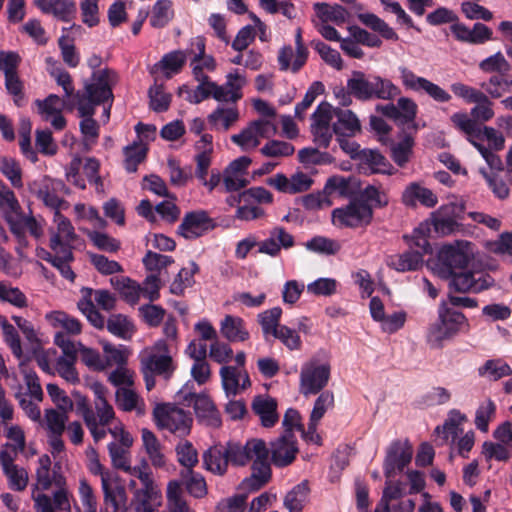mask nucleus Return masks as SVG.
Returning a JSON list of instances; mask_svg holds the SVG:
<instances>
[{"label":"nucleus","instance_id":"9d476101","mask_svg":"<svg viewBox=\"0 0 512 512\" xmlns=\"http://www.w3.org/2000/svg\"><path fill=\"white\" fill-rule=\"evenodd\" d=\"M330 378V365L308 363L300 373V389L304 395L317 394L328 383Z\"/></svg>","mask_w":512,"mask_h":512},{"label":"nucleus","instance_id":"e433bc0d","mask_svg":"<svg viewBox=\"0 0 512 512\" xmlns=\"http://www.w3.org/2000/svg\"><path fill=\"white\" fill-rule=\"evenodd\" d=\"M414 144V138L405 134L401 141L391 146V158L397 166L403 168L410 161Z\"/></svg>","mask_w":512,"mask_h":512},{"label":"nucleus","instance_id":"f3484780","mask_svg":"<svg viewBox=\"0 0 512 512\" xmlns=\"http://www.w3.org/2000/svg\"><path fill=\"white\" fill-rule=\"evenodd\" d=\"M334 117L332 129L336 137H353L361 130L360 121L351 110L334 108Z\"/></svg>","mask_w":512,"mask_h":512},{"label":"nucleus","instance_id":"4468645a","mask_svg":"<svg viewBox=\"0 0 512 512\" xmlns=\"http://www.w3.org/2000/svg\"><path fill=\"white\" fill-rule=\"evenodd\" d=\"M295 245V239L292 234L282 226H276L269 232V237L258 243V252L277 257L281 253V249H290Z\"/></svg>","mask_w":512,"mask_h":512},{"label":"nucleus","instance_id":"6ab92c4d","mask_svg":"<svg viewBox=\"0 0 512 512\" xmlns=\"http://www.w3.org/2000/svg\"><path fill=\"white\" fill-rule=\"evenodd\" d=\"M347 88L353 94V97L359 101L373 100V75L354 71L347 80Z\"/></svg>","mask_w":512,"mask_h":512},{"label":"nucleus","instance_id":"c03bdc74","mask_svg":"<svg viewBox=\"0 0 512 512\" xmlns=\"http://www.w3.org/2000/svg\"><path fill=\"white\" fill-rule=\"evenodd\" d=\"M357 202L383 208L388 205L386 194L374 185H367L358 195L353 197Z\"/></svg>","mask_w":512,"mask_h":512},{"label":"nucleus","instance_id":"0e129e2a","mask_svg":"<svg viewBox=\"0 0 512 512\" xmlns=\"http://www.w3.org/2000/svg\"><path fill=\"white\" fill-rule=\"evenodd\" d=\"M90 262L95 269L102 275H113L115 273L123 272V267L120 263L114 260H109L102 254H89Z\"/></svg>","mask_w":512,"mask_h":512},{"label":"nucleus","instance_id":"3c124183","mask_svg":"<svg viewBox=\"0 0 512 512\" xmlns=\"http://www.w3.org/2000/svg\"><path fill=\"white\" fill-rule=\"evenodd\" d=\"M0 171L11 182L13 187L20 188L23 186L22 170L15 159L0 156Z\"/></svg>","mask_w":512,"mask_h":512},{"label":"nucleus","instance_id":"09e8293b","mask_svg":"<svg viewBox=\"0 0 512 512\" xmlns=\"http://www.w3.org/2000/svg\"><path fill=\"white\" fill-rule=\"evenodd\" d=\"M510 78L511 77L502 74L492 75L487 82L481 84V87L490 97L498 99L505 93L511 91L509 83Z\"/></svg>","mask_w":512,"mask_h":512},{"label":"nucleus","instance_id":"de8ad7c7","mask_svg":"<svg viewBox=\"0 0 512 512\" xmlns=\"http://www.w3.org/2000/svg\"><path fill=\"white\" fill-rule=\"evenodd\" d=\"M156 425L160 429H167L171 433L183 437L190 433L192 418H156Z\"/></svg>","mask_w":512,"mask_h":512},{"label":"nucleus","instance_id":"f704fd0d","mask_svg":"<svg viewBox=\"0 0 512 512\" xmlns=\"http://www.w3.org/2000/svg\"><path fill=\"white\" fill-rule=\"evenodd\" d=\"M174 11L172 9L171 0H158L155 2L151 16L150 25L153 28H164L173 19Z\"/></svg>","mask_w":512,"mask_h":512},{"label":"nucleus","instance_id":"338daca9","mask_svg":"<svg viewBox=\"0 0 512 512\" xmlns=\"http://www.w3.org/2000/svg\"><path fill=\"white\" fill-rule=\"evenodd\" d=\"M139 313L148 326L158 327L162 323L166 311L159 305L144 304L139 307Z\"/></svg>","mask_w":512,"mask_h":512},{"label":"nucleus","instance_id":"1a4fd4ad","mask_svg":"<svg viewBox=\"0 0 512 512\" xmlns=\"http://www.w3.org/2000/svg\"><path fill=\"white\" fill-rule=\"evenodd\" d=\"M216 224L204 210L191 211L185 214L177 228V234L185 239H196L215 228Z\"/></svg>","mask_w":512,"mask_h":512},{"label":"nucleus","instance_id":"69168bd1","mask_svg":"<svg viewBox=\"0 0 512 512\" xmlns=\"http://www.w3.org/2000/svg\"><path fill=\"white\" fill-rule=\"evenodd\" d=\"M273 337L278 339L290 351L301 350L302 348L300 335L295 329L287 325H282Z\"/></svg>","mask_w":512,"mask_h":512},{"label":"nucleus","instance_id":"052dcab7","mask_svg":"<svg viewBox=\"0 0 512 512\" xmlns=\"http://www.w3.org/2000/svg\"><path fill=\"white\" fill-rule=\"evenodd\" d=\"M246 449L248 453V463L253 464L269 462V448L262 439L252 438L246 442Z\"/></svg>","mask_w":512,"mask_h":512},{"label":"nucleus","instance_id":"393cba45","mask_svg":"<svg viewBox=\"0 0 512 512\" xmlns=\"http://www.w3.org/2000/svg\"><path fill=\"white\" fill-rule=\"evenodd\" d=\"M181 486L184 485L187 493L197 499L204 498L208 487L204 476L194 470H181Z\"/></svg>","mask_w":512,"mask_h":512},{"label":"nucleus","instance_id":"a19ab883","mask_svg":"<svg viewBox=\"0 0 512 512\" xmlns=\"http://www.w3.org/2000/svg\"><path fill=\"white\" fill-rule=\"evenodd\" d=\"M480 376H486L490 380L497 381L503 377L512 375V368L502 359L487 360L478 369Z\"/></svg>","mask_w":512,"mask_h":512},{"label":"nucleus","instance_id":"aec40b11","mask_svg":"<svg viewBox=\"0 0 512 512\" xmlns=\"http://www.w3.org/2000/svg\"><path fill=\"white\" fill-rule=\"evenodd\" d=\"M202 459L207 471L219 476H223L227 472L229 460L225 446L210 447L203 453Z\"/></svg>","mask_w":512,"mask_h":512},{"label":"nucleus","instance_id":"6e6552de","mask_svg":"<svg viewBox=\"0 0 512 512\" xmlns=\"http://www.w3.org/2000/svg\"><path fill=\"white\" fill-rule=\"evenodd\" d=\"M399 72L402 84L406 89L415 92L424 91L434 101L439 103H445L451 100V95L446 90L424 77L417 76L407 67H399Z\"/></svg>","mask_w":512,"mask_h":512},{"label":"nucleus","instance_id":"473e14b6","mask_svg":"<svg viewBox=\"0 0 512 512\" xmlns=\"http://www.w3.org/2000/svg\"><path fill=\"white\" fill-rule=\"evenodd\" d=\"M404 495V485L399 481H393L391 478L385 482L382 497L374 512H390L392 501L400 500Z\"/></svg>","mask_w":512,"mask_h":512},{"label":"nucleus","instance_id":"5fc2aeb1","mask_svg":"<svg viewBox=\"0 0 512 512\" xmlns=\"http://www.w3.org/2000/svg\"><path fill=\"white\" fill-rule=\"evenodd\" d=\"M277 400L268 394L254 396L251 407L256 416H278Z\"/></svg>","mask_w":512,"mask_h":512},{"label":"nucleus","instance_id":"2eb2a0df","mask_svg":"<svg viewBox=\"0 0 512 512\" xmlns=\"http://www.w3.org/2000/svg\"><path fill=\"white\" fill-rule=\"evenodd\" d=\"M104 501L111 504L114 512L127 510V494L124 486L118 482V478L111 474H103L101 480Z\"/></svg>","mask_w":512,"mask_h":512},{"label":"nucleus","instance_id":"72a5a7b5","mask_svg":"<svg viewBox=\"0 0 512 512\" xmlns=\"http://www.w3.org/2000/svg\"><path fill=\"white\" fill-rule=\"evenodd\" d=\"M51 464V459L47 454L41 455L40 458L38 459L35 489L45 491L50 489L53 481H55L57 484L60 483V481L56 479L55 473H51Z\"/></svg>","mask_w":512,"mask_h":512},{"label":"nucleus","instance_id":"bf43d9fd","mask_svg":"<svg viewBox=\"0 0 512 512\" xmlns=\"http://www.w3.org/2000/svg\"><path fill=\"white\" fill-rule=\"evenodd\" d=\"M298 159L303 164L326 165L334 161L328 152H321L318 148L305 147L298 151Z\"/></svg>","mask_w":512,"mask_h":512},{"label":"nucleus","instance_id":"2f4dec72","mask_svg":"<svg viewBox=\"0 0 512 512\" xmlns=\"http://www.w3.org/2000/svg\"><path fill=\"white\" fill-rule=\"evenodd\" d=\"M166 497L169 512H192L184 497L180 481L171 480L168 482Z\"/></svg>","mask_w":512,"mask_h":512},{"label":"nucleus","instance_id":"13d9d810","mask_svg":"<svg viewBox=\"0 0 512 512\" xmlns=\"http://www.w3.org/2000/svg\"><path fill=\"white\" fill-rule=\"evenodd\" d=\"M177 459L183 470H194L198 464V453L193 445L188 441H182L176 446Z\"/></svg>","mask_w":512,"mask_h":512},{"label":"nucleus","instance_id":"f8f14e48","mask_svg":"<svg viewBox=\"0 0 512 512\" xmlns=\"http://www.w3.org/2000/svg\"><path fill=\"white\" fill-rule=\"evenodd\" d=\"M54 221L57 223L56 231H51L49 240L50 249L74 250V243L78 240V235L71 221L61 212L54 213Z\"/></svg>","mask_w":512,"mask_h":512},{"label":"nucleus","instance_id":"5701e85b","mask_svg":"<svg viewBox=\"0 0 512 512\" xmlns=\"http://www.w3.org/2000/svg\"><path fill=\"white\" fill-rule=\"evenodd\" d=\"M221 334L230 342H244L249 339V332L245 328L242 318L226 315L221 321Z\"/></svg>","mask_w":512,"mask_h":512},{"label":"nucleus","instance_id":"a18cd8bd","mask_svg":"<svg viewBox=\"0 0 512 512\" xmlns=\"http://www.w3.org/2000/svg\"><path fill=\"white\" fill-rule=\"evenodd\" d=\"M451 122L453 125L463 133H465L468 138H477L481 139V129L476 120L471 119L467 113L465 112H457L454 113L451 118Z\"/></svg>","mask_w":512,"mask_h":512},{"label":"nucleus","instance_id":"7ed1b4c3","mask_svg":"<svg viewBox=\"0 0 512 512\" xmlns=\"http://www.w3.org/2000/svg\"><path fill=\"white\" fill-rule=\"evenodd\" d=\"M467 322L462 312L449 307L447 302L442 301L438 308V321L431 325L428 333V341L434 347H440L444 340L454 337L461 325Z\"/></svg>","mask_w":512,"mask_h":512},{"label":"nucleus","instance_id":"a878e982","mask_svg":"<svg viewBox=\"0 0 512 512\" xmlns=\"http://www.w3.org/2000/svg\"><path fill=\"white\" fill-rule=\"evenodd\" d=\"M422 263V253L413 250L389 256L387 259V265L398 272L416 271Z\"/></svg>","mask_w":512,"mask_h":512},{"label":"nucleus","instance_id":"864d4df0","mask_svg":"<svg viewBox=\"0 0 512 512\" xmlns=\"http://www.w3.org/2000/svg\"><path fill=\"white\" fill-rule=\"evenodd\" d=\"M67 99L61 100L56 94L48 95L44 100L36 99L34 104L37 106L38 113L44 120H48L50 116L60 113L62 107H65L64 102Z\"/></svg>","mask_w":512,"mask_h":512},{"label":"nucleus","instance_id":"4be33fe9","mask_svg":"<svg viewBox=\"0 0 512 512\" xmlns=\"http://www.w3.org/2000/svg\"><path fill=\"white\" fill-rule=\"evenodd\" d=\"M358 156L361 163L367 165L372 174L392 175L396 171L387 158L377 150L363 149Z\"/></svg>","mask_w":512,"mask_h":512},{"label":"nucleus","instance_id":"bb28decb","mask_svg":"<svg viewBox=\"0 0 512 512\" xmlns=\"http://www.w3.org/2000/svg\"><path fill=\"white\" fill-rule=\"evenodd\" d=\"M142 442L146 454L155 468H162L166 465V457L162 452V446L156 436L148 429L141 431Z\"/></svg>","mask_w":512,"mask_h":512},{"label":"nucleus","instance_id":"4c0bfd02","mask_svg":"<svg viewBox=\"0 0 512 512\" xmlns=\"http://www.w3.org/2000/svg\"><path fill=\"white\" fill-rule=\"evenodd\" d=\"M308 483L302 482L296 485L285 497L284 506L289 512H301L308 500Z\"/></svg>","mask_w":512,"mask_h":512},{"label":"nucleus","instance_id":"0eeeda50","mask_svg":"<svg viewBox=\"0 0 512 512\" xmlns=\"http://www.w3.org/2000/svg\"><path fill=\"white\" fill-rule=\"evenodd\" d=\"M91 78L92 82L86 83L84 92L81 93L99 105L112 101L113 92L111 84L116 79L115 71L108 68L94 71Z\"/></svg>","mask_w":512,"mask_h":512},{"label":"nucleus","instance_id":"ddd939ff","mask_svg":"<svg viewBox=\"0 0 512 512\" xmlns=\"http://www.w3.org/2000/svg\"><path fill=\"white\" fill-rule=\"evenodd\" d=\"M219 374L227 397L236 396L251 387L250 376L245 369L225 365L221 367Z\"/></svg>","mask_w":512,"mask_h":512},{"label":"nucleus","instance_id":"9b49d317","mask_svg":"<svg viewBox=\"0 0 512 512\" xmlns=\"http://www.w3.org/2000/svg\"><path fill=\"white\" fill-rule=\"evenodd\" d=\"M412 453V447L407 442L392 443L384 461L385 477L389 479L401 472L410 463Z\"/></svg>","mask_w":512,"mask_h":512},{"label":"nucleus","instance_id":"c85d7f7f","mask_svg":"<svg viewBox=\"0 0 512 512\" xmlns=\"http://www.w3.org/2000/svg\"><path fill=\"white\" fill-rule=\"evenodd\" d=\"M314 10L323 23L333 22L338 26L344 24L349 15L343 6L338 4L315 3Z\"/></svg>","mask_w":512,"mask_h":512},{"label":"nucleus","instance_id":"f03ea898","mask_svg":"<svg viewBox=\"0 0 512 512\" xmlns=\"http://www.w3.org/2000/svg\"><path fill=\"white\" fill-rule=\"evenodd\" d=\"M193 384L186 383L179 389L172 402L157 403L152 416H191L186 412V407H193L196 416H218V410L212 399L204 394H197L192 391Z\"/></svg>","mask_w":512,"mask_h":512},{"label":"nucleus","instance_id":"f257e3e1","mask_svg":"<svg viewBox=\"0 0 512 512\" xmlns=\"http://www.w3.org/2000/svg\"><path fill=\"white\" fill-rule=\"evenodd\" d=\"M301 418H284L282 426L283 434L271 443V457L276 466L285 467L291 464L298 453V446L294 432L300 433L307 443L318 446L322 444L321 436L316 433L319 418H310L307 429L300 423Z\"/></svg>","mask_w":512,"mask_h":512},{"label":"nucleus","instance_id":"b1692460","mask_svg":"<svg viewBox=\"0 0 512 512\" xmlns=\"http://www.w3.org/2000/svg\"><path fill=\"white\" fill-rule=\"evenodd\" d=\"M124 472L138 478L143 484V488L135 492V501H140L141 499H150L152 497L154 492V482L151 477L148 463L145 460L142 461L140 466L132 467L130 465L129 469L125 470Z\"/></svg>","mask_w":512,"mask_h":512},{"label":"nucleus","instance_id":"c756f323","mask_svg":"<svg viewBox=\"0 0 512 512\" xmlns=\"http://www.w3.org/2000/svg\"><path fill=\"white\" fill-rule=\"evenodd\" d=\"M115 398L118 408L123 412H132L135 410L138 414L145 413L144 403L134 390L120 387L116 391Z\"/></svg>","mask_w":512,"mask_h":512},{"label":"nucleus","instance_id":"7c9ffc66","mask_svg":"<svg viewBox=\"0 0 512 512\" xmlns=\"http://www.w3.org/2000/svg\"><path fill=\"white\" fill-rule=\"evenodd\" d=\"M110 283L129 304H135L139 300L141 287L132 279L125 276H116L110 279Z\"/></svg>","mask_w":512,"mask_h":512},{"label":"nucleus","instance_id":"412c9836","mask_svg":"<svg viewBox=\"0 0 512 512\" xmlns=\"http://www.w3.org/2000/svg\"><path fill=\"white\" fill-rule=\"evenodd\" d=\"M142 365L165 380H169L177 368L170 354H150L142 361Z\"/></svg>","mask_w":512,"mask_h":512},{"label":"nucleus","instance_id":"49530a36","mask_svg":"<svg viewBox=\"0 0 512 512\" xmlns=\"http://www.w3.org/2000/svg\"><path fill=\"white\" fill-rule=\"evenodd\" d=\"M64 104L65 108L69 111H72L77 107L79 116L83 119L93 118V115L95 114V106L99 105L98 103L92 102L88 97H85L80 91L76 92L71 99H67Z\"/></svg>","mask_w":512,"mask_h":512},{"label":"nucleus","instance_id":"dca6fc26","mask_svg":"<svg viewBox=\"0 0 512 512\" xmlns=\"http://www.w3.org/2000/svg\"><path fill=\"white\" fill-rule=\"evenodd\" d=\"M35 5L43 13L52 14L63 22H71L77 13L74 0H35Z\"/></svg>","mask_w":512,"mask_h":512},{"label":"nucleus","instance_id":"603ef678","mask_svg":"<svg viewBox=\"0 0 512 512\" xmlns=\"http://www.w3.org/2000/svg\"><path fill=\"white\" fill-rule=\"evenodd\" d=\"M186 62L184 53L180 50L165 54L155 67L165 72L167 78L171 77L169 72L178 73Z\"/></svg>","mask_w":512,"mask_h":512},{"label":"nucleus","instance_id":"a211bd4d","mask_svg":"<svg viewBox=\"0 0 512 512\" xmlns=\"http://www.w3.org/2000/svg\"><path fill=\"white\" fill-rule=\"evenodd\" d=\"M402 202L409 207H415L419 202L425 207L432 208L437 204L438 199L430 189L413 182L403 191Z\"/></svg>","mask_w":512,"mask_h":512},{"label":"nucleus","instance_id":"8fccbe9b","mask_svg":"<svg viewBox=\"0 0 512 512\" xmlns=\"http://www.w3.org/2000/svg\"><path fill=\"white\" fill-rule=\"evenodd\" d=\"M150 99V108L158 113L165 112L169 109L172 96L165 92L163 84H155L148 91Z\"/></svg>","mask_w":512,"mask_h":512},{"label":"nucleus","instance_id":"423d86ee","mask_svg":"<svg viewBox=\"0 0 512 512\" xmlns=\"http://www.w3.org/2000/svg\"><path fill=\"white\" fill-rule=\"evenodd\" d=\"M443 277L449 279V292L480 293L495 285V279L488 273L460 270Z\"/></svg>","mask_w":512,"mask_h":512},{"label":"nucleus","instance_id":"39448f33","mask_svg":"<svg viewBox=\"0 0 512 512\" xmlns=\"http://www.w3.org/2000/svg\"><path fill=\"white\" fill-rule=\"evenodd\" d=\"M470 245L471 243L468 241L457 240L454 244L442 246L438 254L441 276L453 274L456 270H463L467 267L471 254Z\"/></svg>","mask_w":512,"mask_h":512},{"label":"nucleus","instance_id":"680f3d73","mask_svg":"<svg viewBox=\"0 0 512 512\" xmlns=\"http://www.w3.org/2000/svg\"><path fill=\"white\" fill-rule=\"evenodd\" d=\"M451 91L467 103L488 102V96L484 92L460 82L453 83Z\"/></svg>","mask_w":512,"mask_h":512},{"label":"nucleus","instance_id":"37998d69","mask_svg":"<svg viewBox=\"0 0 512 512\" xmlns=\"http://www.w3.org/2000/svg\"><path fill=\"white\" fill-rule=\"evenodd\" d=\"M304 246L311 252L323 255H335L341 249L339 242L324 236H314Z\"/></svg>","mask_w":512,"mask_h":512},{"label":"nucleus","instance_id":"774afa93","mask_svg":"<svg viewBox=\"0 0 512 512\" xmlns=\"http://www.w3.org/2000/svg\"><path fill=\"white\" fill-rule=\"evenodd\" d=\"M247 496L242 494L233 495L221 499L216 507V512H244Z\"/></svg>","mask_w":512,"mask_h":512},{"label":"nucleus","instance_id":"79ce46f5","mask_svg":"<svg viewBox=\"0 0 512 512\" xmlns=\"http://www.w3.org/2000/svg\"><path fill=\"white\" fill-rule=\"evenodd\" d=\"M282 309L280 307H273L258 314V322L261 325L263 335L265 337L274 336L280 329V319Z\"/></svg>","mask_w":512,"mask_h":512},{"label":"nucleus","instance_id":"6e6d98bb","mask_svg":"<svg viewBox=\"0 0 512 512\" xmlns=\"http://www.w3.org/2000/svg\"><path fill=\"white\" fill-rule=\"evenodd\" d=\"M479 68L485 73L507 75L511 67L501 52H497L479 63Z\"/></svg>","mask_w":512,"mask_h":512},{"label":"nucleus","instance_id":"e2e57ef3","mask_svg":"<svg viewBox=\"0 0 512 512\" xmlns=\"http://www.w3.org/2000/svg\"><path fill=\"white\" fill-rule=\"evenodd\" d=\"M89 239L99 250L116 253L121 248V243L116 238L99 231H92L88 234Z\"/></svg>","mask_w":512,"mask_h":512},{"label":"nucleus","instance_id":"c9c22d12","mask_svg":"<svg viewBox=\"0 0 512 512\" xmlns=\"http://www.w3.org/2000/svg\"><path fill=\"white\" fill-rule=\"evenodd\" d=\"M107 330L124 340H128L132 337L135 332L133 323L123 314L111 315L106 324Z\"/></svg>","mask_w":512,"mask_h":512},{"label":"nucleus","instance_id":"58836bf2","mask_svg":"<svg viewBox=\"0 0 512 512\" xmlns=\"http://www.w3.org/2000/svg\"><path fill=\"white\" fill-rule=\"evenodd\" d=\"M401 94V90L390 79L373 75V99L393 100Z\"/></svg>","mask_w":512,"mask_h":512},{"label":"nucleus","instance_id":"20e7f679","mask_svg":"<svg viewBox=\"0 0 512 512\" xmlns=\"http://www.w3.org/2000/svg\"><path fill=\"white\" fill-rule=\"evenodd\" d=\"M373 215L371 205L359 203L352 197L347 205L333 209L332 222L340 228L357 229L370 225Z\"/></svg>","mask_w":512,"mask_h":512},{"label":"nucleus","instance_id":"ea45409f","mask_svg":"<svg viewBox=\"0 0 512 512\" xmlns=\"http://www.w3.org/2000/svg\"><path fill=\"white\" fill-rule=\"evenodd\" d=\"M148 149L140 142H133L123 150L125 155L124 168L128 173H134L147 155Z\"/></svg>","mask_w":512,"mask_h":512},{"label":"nucleus","instance_id":"cd10ccee","mask_svg":"<svg viewBox=\"0 0 512 512\" xmlns=\"http://www.w3.org/2000/svg\"><path fill=\"white\" fill-rule=\"evenodd\" d=\"M239 119L237 108L217 107L207 117L211 129L227 131Z\"/></svg>","mask_w":512,"mask_h":512},{"label":"nucleus","instance_id":"4d7b16f0","mask_svg":"<svg viewBox=\"0 0 512 512\" xmlns=\"http://www.w3.org/2000/svg\"><path fill=\"white\" fill-rule=\"evenodd\" d=\"M46 389L52 402L56 405L58 410L61 411L62 415L65 416L68 412L73 411V400L57 384L49 383Z\"/></svg>","mask_w":512,"mask_h":512}]
</instances>
